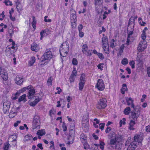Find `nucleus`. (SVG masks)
<instances>
[{
	"mask_svg": "<svg viewBox=\"0 0 150 150\" xmlns=\"http://www.w3.org/2000/svg\"><path fill=\"white\" fill-rule=\"evenodd\" d=\"M121 136H116L115 138L112 139L110 141L109 144L111 147L113 149H117L118 150H120L121 148V145L119 142H117V141H120L121 139Z\"/></svg>",
	"mask_w": 150,
	"mask_h": 150,
	"instance_id": "f257e3e1",
	"label": "nucleus"
},
{
	"mask_svg": "<svg viewBox=\"0 0 150 150\" xmlns=\"http://www.w3.org/2000/svg\"><path fill=\"white\" fill-rule=\"evenodd\" d=\"M69 50V46L68 42H65L63 43L59 49V52L61 56L66 57Z\"/></svg>",
	"mask_w": 150,
	"mask_h": 150,
	"instance_id": "f03ea898",
	"label": "nucleus"
},
{
	"mask_svg": "<svg viewBox=\"0 0 150 150\" xmlns=\"http://www.w3.org/2000/svg\"><path fill=\"white\" fill-rule=\"evenodd\" d=\"M107 105V101L105 98H102L100 100L97 105V108L99 109L105 108Z\"/></svg>",
	"mask_w": 150,
	"mask_h": 150,
	"instance_id": "7ed1b4c3",
	"label": "nucleus"
},
{
	"mask_svg": "<svg viewBox=\"0 0 150 150\" xmlns=\"http://www.w3.org/2000/svg\"><path fill=\"white\" fill-rule=\"evenodd\" d=\"M33 128L35 129L40 125V120L39 116L35 115L34 117L33 122Z\"/></svg>",
	"mask_w": 150,
	"mask_h": 150,
	"instance_id": "20e7f679",
	"label": "nucleus"
},
{
	"mask_svg": "<svg viewBox=\"0 0 150 150\" xmlns=\"http://www.w3.org/2000/svg\"><path fill=\"white\" fill-rule=\"evenodd\" d=\"M134 110L131 112V116L133 119L134 120H136L139 116L140 112V109L135 108L134 107Z\"/></svg>",
	"mask_w": 150,
	"mask_h": 150,
	"instance_id": "39448f33",
	"label": "nucleus"
},
{
	"mask_svg": "<svg viewBox=\"0 0 150 150\" xmlns=\"http://www.w3.org/2000/svg\"><path fill=\"white\" fill-rule=\"evenodd\" d=\"M11 103L8 100H4L3 101V110L4 113L9 112Z\"/></svg>",
	"mask_w": 150,
	"mask_h": 150,
	"instance_id": "423d86ee",
	"label": "nucleus"
},
{
	"mask_svg": "<svg viewBox=\"0 0 150 150\" xmlns=\"http://www.w3.org/2000/svg\"><path fill=\"white\" fill-rule=\"evenodd\" d=\"M147 46L146 42L145 40L141 41L139 44L137 50L139 52H142L144 50Z\"/></svg>",
	"mask_w": 150,
	"mask_h": 150,
	"instance_id": "0eeeda50",
	"label": "nucleus"
},
{
	"mask_svg": "<svg viewBox=\"0 0 150 150\" xmlns=\"http://www.w3.org/2000/svg\"><path fill=\"white\" fill-rule=\"evenodd\" d=\"M52 56L51 51L49 50H47L42 57V59H43L42 62L43 60H50L52 58Z\"/></svg>",
	"mask_w": 150,
	"mask_h": 150,
	"instance_id": "6e6552de",
	"label": "nucleus"
},
{
	"mask_svg": "<svg viewBox=\"0 0 150 150\" xmlns=\"http://www.w3.org/2000/svg\"><path fill=\"white\" fill-rule=\"evenodd\" d=\"M96 88H97L100 91H103L105 88V85L103 80L102 79H99L98 80Z\"/></svg>",
	"mask_w": 150,
	"mask_h": 150,
	"instance_id": "1a4fd4ad",
	"label": "nucleus"
},
{
	"mask_svg": "<svg viewBox=\"0 0 150 150\" xmlns=\"http://www.w3.org/2000/svg\"><path fill=\"white\" fill-rule=\"evenodd\" d=\"M82 52L87 56H90L91 55L92 50H90L88 49V47L86 44L83 45L82 47Z\"/></svg>",
	"mask_w": 150,
	"mask_h": 150,
	"instance_id": "9d476101",
	"label": "nucleus"
},
{
	"mask_svg": "<svg viewBox=\"0 0 150 150\" xmlns=\"http://www.w3.org/2000/svg\"><path fill=\"white\" fill-rule=\"evenodd\" d=\"M102 41L103 44V48L104 51H106V48L107 45H108V38L106 36L102 38Z\"/></svg>",
	"mask_w": 150,
	"mask_h": 150,
	"instance_id": "9b49d317",
	"label": "nucleus"
},
{
	"mask_svg": "<svg viewBox=\"0 0 150 150\" xmlns=\"http://www.w3.org/2000/svg\"><path fill=\"white\" fill-rule=\"evenodd\" d=\"M33 88V87L32 86V87H31L29 89H28V90L29 91L28 95V99H30L32 98L35 93V90Z\"/></svg>",
	"mask_w": 150,
	"mask_h": 150,
	"instance_id": "f8f14e48",
	"label": "nucleus"
},
{
	"mask_svg": "<svg viewBox=\"0 0 150 150\" xmlns=\"http://www.w3.org/2000/svg\"><path fill=\"white\" fill-rule=\"evenodd\" d=\"M137 144L135 141L132 142L128 146L127 150H134L137 147Z\"/></svg>",
	"mask_w": 150,
	"mask_h": 150,
	"instance_id": "ddd939ff",
	"label": "nucleus"
},
{
	"mask_svg": "<svg viewBox=\"0 0 150 150\" xmlns=\"http://www.w3.org/2000/svg\"><path fill=\"white\" fill-rule=\"evenodd\" d=\"M143 139L142 135H141V134H136L134 137V141L136 142L141 143Z\"/></svg>",
	"mask_w": 150,
	"mask_h": 150,
	"instance_id": "4468645a",
	"label": "nucleus"
},
{
	"mask_svg": "<svg viewBox=\"0 0 150 150\" xmlns=\"http://www.w3.org/2000/svg\"><path fill=\"white\" fill-rule=\"evenodd\" d=\"M23 78L20 77L19 76H17L15 79V83L17 84L21 85L22 83L23 82Z\"/></svg>",
	"mask_w": 150,
	"mask_h": 150,
	"instance_id": "2eb2a0df",
	"label": "nucleus"
},
{
	"mask_svg": "<svg viewBox=\"0 0 150 150\" xmlns=\"http://www.w3.org/2000/svg\"><path fill=\"white\" fill-rule=\"evenodd\" d=\"M70 19L71 23H76L77 21L76 16V13H72L71 14Z\"/></svg>",
	"mask_w": 150,
	"mask_h": 150,
	"instance_id": "dca6fc26",
	"label": "nucleus"
},
{
	"mask_svg": "<svg viewBox=\"0 0 150 150\" xmlns=\"http://www.w3.org/2000/svg\"><path fill=\"white\" fill-rule=\"evenodd\" d=\"M31 87H32V86L30 85L27 87H24L21 89L16 93V95H17L18 94H19L20 93H23L26 90H28V89H29Z\"/></svg>",
	"mask_w": 150,
	"mask_h": 150,
	"instance_id": "f3484780",
	"label": "nucleus"
},
{
	"mask_svg": "<svg viewBox=\"0 0 150 150\" xmlns=\"http://www.w3.org/2000/svg\"><path fill=\"white\" fill-rule=\"evenodd\" d=\"M31 49L33 51L37 52L39 50V48L38 45L37 44L33 43L32 45Z\"/></svg>",
	"mask_w": 150,
	"mask_h": 150,
	"instance_id": "a211bd4d",
	"label": "nucleus"
},
{
	"mask_svg": "<svg viewBox=\"0 0 150 150\" xmlns=\"http://www.w3.org/2000/svg\"><path fill=\"white\" fill-rule=\"evenodd\" d=\"M126 101L127 102V105H131V107L134 108V105L133 102V101L132 100L131 98H127Z\"/></svg>",
	"mask_w": 150,
	"mask_h": 150,
	"instance_id": "6ab92c4d",
	"label": "nucleus"
},
{
	"mask_svg": "<svg viewBox=\"0 0 150 150\" xmlns=\"http://www.w3.org/2000/svg\"><path fill=\"white\" fill-rule=\"evenodd\" d=\"M80 138L82 143H85L86 142H87L86 136L83 133L81 134Z\"/></svg>",
	"mask_w": 150,
	"mask_h": 150,
	"instance_id": "aec40b11",
	"label": "nucleus"
},
{
	"mask_svg": "<svg viewBox=\"0 0 150 150\" xmlns=\"http://www.w3.org/2000/svg\"><path fill=\"white\" fill-rule=\"evenodd\" d=\"M0 74L4 80H7L8 78V74L6 72H4L1 70L0 71Z\"/></svg>",
	"mask_w": 150,
	"mask_h": 150,
	"instance_id": "412c9836",
	"label": "nucleus"
},
{
	"mask_svg": "<svg viewBox=\"0 0 150 150\" xmlns=\"http://www.w3.org/2000/svg\"><path fill=\"white\" fill-rule=\"evenodd\" d=\"M75 134V130L74 126H73L71 127L69 130V135L71 137L72 136H74Z\"/></svg>",
	"mask_w": 150,
	"mask_h": 150,
	"instance_id": "4be33fe9",
	"label": "nucleus"
},
{
	"mask_svg": "<svg viewBox=\"0 0 150 150\" xmlns=\"http://www.w3.org/2000/svg\"><path fill=\"white\" fill-rule=\"evenodd\" d=\"M16 6L18 11L20 13L22 9V7L21 4L19 2H16Z\"/></svg>",
	"mask_w": 150,
	"mask_h": 150,
	"instance_id": "5701e85b",
	"label": "nucleus"
},
{
	"mask_svg": "<svg viewBox=\"0 0 150 150\" xmlns=\"http://www.w3.org/2000/svg\"><path fill=\"white\" fill-rule=\"evenodd\" d=\"M26 94H23L18 99V102H20L22 101H23V102L26 101Z\"/></svg>",
	"mask_w": 150,
	"mask_h": 150,
	"instance_id": "b1692460",
	"label": "nucleus"
},
{
	"mask_svg": "<svg viewBox=\"0 0 150 150\" xmlns=\"http://www.w3.org/2000/svg\"><path fill=\"white\" fill-rule=\"evenodd\" d=\"M135 124V123L134 121L132 120H131L129 123V129L130 130H134V128L133 126Z\"/></svg>",
	"mask_w": 150,
	"mask_h": 150,
	"instance_id": "393cba45",
	"label": "nucleus"
},
{
	"mask_svg": "<svg viewBox=\"0 0 150 150\" xmlns=\"http://www.w3.org/2000/svg\"><path fill=\"white\" fill-rule=\"evenodd\" d=\"M6 55L7 56H9L12 54V52L10 47H7L6 50Z\"/></svg>",
	"mask_w": 150,
	"mask_h": 150,
	"instance_id": "a878e982",
	"label": "nucleus"
},
{
	"mask_svg": "<svg viewBox=\"0 0 150 150\" xmlns=\"http://www.w3.org/2000/svg\"><path fill=\"white\" fill-rule=\"evenodd\" d=\"M37 134L38 135L41 136L44 135L45 134V130L44 129L38 130L37 132Z\"/></svg>",
	"mask_w": 150,
	"mask_h": 150,
	"instance_id": "bb28decb",
	"label": "nucleus"
},
{
	"mask_svg": "<svg viewBox=\"0 0 150 150\" xmlns=\"http://www.w3.org/2000/svg\"><path fill=\"white\" fill-rule=\"evenodd\" d=\"M131 111L130 108L129 107H126L124 110V113L126 115L129 114Z\"/></svg>",
	"mask_w": 150,
	"mask_h": 150,
	"instance_id": "cd10ccee",
	"label": "nucleus"
},
{
	"mask_svg": "<svg viewBox=\"0 0 150 150\" xmlns=\"http://www.w3.org/2000/svg\"><path fill=\"white\" fill-rule=\"evenodd\" d=\"M134 18L132 16L129 19V22L128 23L129 25L131 24L132 25V27H133V25H134Z\"/></svg>",
	"mask_w": 150,
	"mask_h": 150,
	"instance_id": "c85d7f7f",
	"label": "nucleus"
},
{
	"mask_svg": "<svg viewBox=\"0 0 150 150\" xmlns=\"http://www.w3.org/2000/svg\"><path fill=\"white\" fill-rule=\"evenodd\" d=\"M35 59L34 57H32L31 58L29 62L28 65L30 66L33 65V64L35 62Z\"/></svg>",
	"mask_w": 150,
	"mask_h": 150,
	"instance_id": "c756f323",
	"label": "nucleus"
},
{
	"mask_svg": "<svg viewBox=\"0 0 150 150\" xmlns=\"http://www.w3.org/2000/svg\"><path fill=\"white\" fill-rule=\"evenodd\" d=\"M48 29H45L44 30H42L40 33V35H41V38H40V39L42 40V38L43 37L44 35H43V34H44L45 33H46L47 34L48 33H47V32H48Z\"/></svg>",
	"mask_w": 150,
	"mask_h": 150,
	"instance_id": "7c9ffc66",
	"label": "nucleus"
},
{
	"mask_svg": "<svg viewBox=\"0 0 150 150\" xmlns=\"http://www.w3.org/2000/svg\"><path fill=\"white\" fill-rule=\"evenodd\" d=\"M84 83L85 82H83V81L82 82V81H80L79 84V89L80 90H82L83 89L84 86Z\"/></svg>",
	"mask_w": 150,
	"mask_h": 150,
	"instance_id": "2f4dec72",
	"label": "nucleus"
},
{
	"mask_svg": "<svg viewBox=\"0 0 150 150\" xmlns=\"http://www.w3.org/2000/svg\"><path fill=\"white\" fill-rule=\"evenodd\" d=\"M134 29L132 28L130 29L129 28H127L128 35H132L133 33V31Z\"/></svg>",
	"mask_w": 150,
	"mask_h": 150,
	"instance_id": "473e14b6",
	"label": "nucleus"
},
{
	"mask_svg": "<svg viewBox=\"0 0 150 150\" xmlns=\"http://www.w3.org/2000/svg\"><path fill=\"white\" fill-rule=\"evenodd\" d=\"M17 113V112L16 110H15L14 108H12L11 110V111L9 113V116H11V117H12L11 116V114H15Z\"/></svg>",
	"mask_w": 150,
	"mask_h": 150,
	"instance_id": "72a5a7b5",
	"label": "nucleus"
},
{
	"mask_svg": "<svg viewBox=\"0 0 150 150\" xmlns=\"http://www.w3.org/2000/svg\"><path fill=\"white\" fill-rule=\"evenodd\" d=\"M128 62L127 59L126 58H124L122 61V64L125 65L128 63Z\"/></svg>",
	"mask_w": 150,
	"mask_h": 150,
	"instance_id": "f704fd0d",
	"label": "nucleus"
},
{
	"mask_svg": "<svg viewBox=\"0 0 150 150\" xmlns=\"http://www.w3.org/2000/svg\"><path fill=\"white\" fill-rule=\"evenodd\" d=\"M126 119L125 118H123L122 120H121L120 122V126L121 127L122 125H125V124Z\"/></svg>",
	"mask_w": 150,
	"mask_h": 150,
	"instance_id": "c9c22d12",
	"label": "nucleus"
},
{
	"mask_svg": "<svg viewBox=\"0 0 150 150\" xmlns=\"http://www.w3.org/2000/svg\"><path fill=\"white\" fill-rule=\"evenodd\" d=\"M52 77H50L48 79L47 81V83L48 86H51L52 83Z\"/></svg>",
	"mask_w": 150,
	"mask_h": 150,
	"instance_id": "e433bc0d",
	"label": "nucleus"
},
{
	"mask_svg": "<svg viewBox=\"0 0 150 150\" xmlns=\"http://www.w3.org/2000/svg\"><path fill=\"white\" fill-rule=\"evenodd\" d=\"M114 42L115 40L114 39H112L110 42V47H111L112 48H113L115 46V45L114 43Z\"/></svg>",
	"mask_w": 150,
	"mask_h": 150,
	"instance_id": "4c0bfd02",
	"label": "nucleus"
},
{
	"mask_svg": "<svg viewBox=\"0 0 150 150\" xmlns=\"http://www.w3.org/2000/svg\"><path fill=\"white\" fill-rule=\"evenodd\" d=\"M125 46L124 45H122L120 47V51L119 52V54L121 55V54L123 52V49H124Z\"/></svg>",
	"mask_w": 150,
	"mask_h": 150,
	"instance_id": "58836bf2",
	"label": "nucleus"
},
{
	"mask_svg": "<svg viewBox=\"0 0 150 150\" xmlns=\"http://www.w3.org/2000/svg\"><path fill=\"white\" fill-rule=\"evenodd\" d=\"M131 37H132L131 36V35H128L126 43L127 45H129V42L132 41V40H131Z\"/></svg>",
	"mask_w": 150,
	"mask_h": 150,
	"instance_id": "ea45409f",
	"label": "nucleus"
},
{
	"mask_svg": "<svg viewBox=\"0 0 150 150\" xmlns=\"http://www.w3.org/2000/svg\"><path fill=\"white\" fill-rule=\"evenodd\" d=\"M83 144L84 148L85 149H88L90 148L89 145L88 144L87 142L85 143H82Z\"/></svg>",
	"mask_w": 150,
	"mask_h": 150,
	"instance_id": "a19ab883",
	"label": "nucleus"
},
{
	"mask_svg": "<svg viewBox=\"0 0 150 150\" xmlns=\"http://www.w3.org/2000/svg\"><path fill=\"white\" fill-rule=\"evenodd\" d=\"M4 3L6 4V6H12V3L9 0L7 1L6 0H5V1L4 2Z\"/></svg>",
	"mask_w": 150,
	"mask_h": 150,
	"instance_id": "79ce46f5",
	"label": "nucleus"
},
{
	"mask_svg": "<svg viewBox=\"0 0 150 150\" xmlns=\"http://www.w3.org/2000/svg\"><path fill=\"white\" fill-rule=\"evenodd\" d=\"M105 145L104 143L102 141H100V147L102 150L104 149V146Z\"/></svg>",
	"mask_w": 150,
	"mask_h": 150,
	"instance_id": "37998d69",
	"label": "nucleus"
},
{
	"mask_svg": "<svg viewBox=\"0 0 150 150\" xmlns=\"http://www.w3.org/2000/svg\"><path fill=\"white\" fill-rule=\"evenodd\" d=\"M141 36L143 40H145L146 38V32H142Z\"/></svg>",
	"mask_w": 150,
	"mask_h": 150,
	"instance_id": "c03bdc74",
	"label": "nucleus"
},
{
	"mask_svg": "<svg viewBox=\"0 0 150 150\" xmlns=\"http://www.w3.org/2000/svg\"><path fill=\"white\" fill-rule=\"evenodd\" d=\"M77 73V72L76 71L75 69L74 68V69L73 71H72L71 74V75L76 77V76Z\"/></svg>",
	"mask_w": 150,
	"mask_h": 150,
	"instance_id": "a18cd8bd",
	"label": "nucleus"
},
{
	"mask_svg": "<svg viewBox=\"0 0 150 150\" xmlns=\"http://www.w3.org/2000/svg\"><path fill=\"white\" fill-rule=\"evenodd\" d=\"M72 64L74 65H76L78 63L77 60L75 58H73L72 60Z\"/></svg>",
	"mask_w": 150,
	"mask_h": 150,
	"instance_id": "49530a36",
	"label": "nucleus"
},
{
	"mask_svg": "<svg viewBox=\"0 0 150 150\" xmlns=\"http://www.w3.org/2000/svg\"><path fill=\"white\" fill-rule=\"evenodd\" d=\"M129 65L131 66L132 69H134L135 67V62L134 61H132L129 62Z\"/></svg>",
	"mask_w": 150,
	"mask_h": 150,
	"instance_id": "de8ad7c7",
	"label": "nucleus"
},
{
	"mask_svg": "<svg viewBox=\"0 0 150 150\" xmlns=\"http://www.w3.org/2000/svg\"><path fill=\"white\" fill-rule=\"evenodd\" d=\"M33 21L31 23L32 25H35L36 24V20L35 16L33 17Z\"/></svg>",
	"mask_w": 150,
	"mask_h": 150,
	"instance_id": "09e8293b",
	"label": "nucleus"
},
{
	"mask_svg": "<svg viewBox=\"0 0 150 150\" xmlns=\"http://www.w3.org/2000/svg\"><path fill=\"white\" fill-rule=\"evenodd\" d=\"M62 128L63 129V131L64 132H65L67 130V127L65 123L63 122L62 126Z\"/></svg>",
	"mask_w": 150,
	"mask_h": 150,
	"instance_id": "8fccbe9b",
	"label": "nucleus"
},
{
	"mask_svg": "<svg viewBox=\"0 0 150 150\" xmlns=\"http://www.w3.org/2000/svg\"><path fill=\"white\" fill-rule=\"evenodd\" d=\"M105 125V123H101L99 124V128L101 130H103V129Z\"/></svg>",
	"mask_w": 150,
	"mask_h": 150,
	"instance_id": "3c124183",
	"label": "nucleus"
},
{
	"mask_svg": "<svg viewBox=\"0 0 150 150\" xmlns=\"http://www.w3.org/2000/svg\"><path fill=\"white\" fill-rule=\"evenodd\" d=\"M75 76H71V75L70 78L69 80L71 82H74V79L75 78Z\"/></svg>",
	"mask_w": 150,
	"mask_h": 150,
	"instance_id": "603ef678",
	"label": "nucleus"
},
{
	"mask_svg": "<svg viewBox=\"0 0 150 150\" xmlns=\"http://www.w3.org/2000/svg\"><path fill=\"white\" fill-rule=\"evenodd\" d=\"M103 63L99 64L97 66L98 68L100 69L101 70H103Z\"/></svg>",
	"mask_w": 150,
	"mask_h": 150,
	"instance_id": "864d4df0",
	"label": "nucleus"
},
{
	"mask_svg": "<svg viewBox=\"0 0 150 150\" xmlns=\"http://www.w3.org/2000/svg\"><path fill=\"white\" fill-rule=\"evenodd\" d=\"M97 55L98 56V57L100 59H104V57L103 54L101 53H98L97 54Z\"/></svg>",
	"mask_w": 150,
	"mask_h": 150,
	"instance_id": "5fc2aeb1",
	"label": "nucleus"
},
{
	"mask_svg": "<svg viewBox=\"0 0 150 150\" xmlns=\"http://www.w3.org/2000/svg\"><path fill=\"white\" fill-rule=\"evenodd\" d=\"M48 17L47 16H45L44 17V21L45 22H50L51 21V20L50 19H47V18Z\"/></svg>",
	"mask_w": 150,
	"mask_h": 150,
	"instance_id": "6e6d98bb",
	"label": "nucleus"
},
{
	"mask_svg": "<svg viewBox=\"0 0 150 150\" xmlns=\"http://www.w3.org/2000/svg\"><path fill=\"white\" fill-rule=\"evenodd\" d=\"M37 103L35 102V101H33V102H31L30 103V105L32 106H35Z\"/></svg>",
	"mask_w": 150,
	"mask_h": 150,
	"instance_id": "4d7b16f0",
	"label": "nucleus"
},
{
	"mask_svg": "<svg viewBox=\"0 0 150 150\" xmlns=\"http://www.w3.org/2000/svg\"><path fill=\"white\" fill-rule=\"evenodd\" d=\"M127 88H122L121 89V93L122 94H124L125 93V92L127 90Z\"/></svg>",
	"mask_w": 150,
	"mask_h": 150,
	"instance_id": "13d9d810",
	"label": "nucleus"
},
{
	"mask_svg": "<svg viewBox=\"0 0 150 150\" xmlns=\"http://www.w3.org/2000/svg\"><path fill=\"white\" fill-rule=\"evenodd\" d=\"M111 130V128L110 127H108L105 129V132L106 133H109L110 131Z\"/></svg>",
	"mask_w": 150,
	"mask_h": 150,
	"instance_id": "bf43d9fd",
	"label": "nucleus"
},
{
	"mask_svg": "<svg viewBox=\"0 0 150 150\" xmlns=\"http://www.w3.org/2000/svg\"><path fill=\"white\" fill-rule=\"evenodd\" d=\"M83 28V26L81 24L79 25L78 26V29L79 31H81L82 29Z\"/></svg>",
	"mask_w": 150,
	"mask_h": 150,
	"instance_id": "052dcab7",
	"label": "nucleus"
},
{
	"mask_svg": "<svg viewBox=\"0 0 150 150\" xmlns=\"http://www.w3.org/2000/svg\"><path fill=\"white\" fill-rule=\"evenodd\" d=\"M85 77L84 76L81 75V77L80 78V81H83V82H85Z\"/></svg>",
	"mask_w": 150,
	"mask_h": 150,
	"instance_id": "680f3d73",
	"label": "nucleus"
},
{
	"mask_svg": "<svg viewBox=\"0 0 150 150\" xmlns=\"http://www.w3.org/2000/svg\"><path fill=\"white\" fill-rule=\"evenodd\" d=\"M146 131L147 132H150V126L148 125L146 127Z\"/></svg>",
	"mask_w": 150,
	"mask_h": 150,
	"instance_id": "e2e57ef3",
	"label": "nucleus"
},
{
	"mask_svg": "<svg viewBox=\"0 0 150 150\" xmlns=\"http://www.w3.org/2000/svg\"><path fill=\"white\" fill-rule=\"evenodd\" d=\"M79 35L80 37L82 38L83 37L84 35V33L83 32H82L81 31H79Z\"/></svg>",
	"mask_w": 150,
	"mask_h": 150,
	"instance_id": "0e129e2a",
	"label": "nucleus"
},
{
	"mask_svg": "<svg viewBox=\"0 0 150 150\" xmlns=\"http://www.w3.org/2000/svg\"><path fill=\"white\" fill-rule=\"evenodd\" d=\"M9 147V144H6L4 147V150H8Z\"/></svg>",
	"mask_w": 150,
	"mask_h": 150,
	"instance_id": "69168bd1",
	"label": "nucleus"
},
{
	"mask_svg": "<svg viewBox=\"0 0 150 150\" xmlns=\"http://www.w3.org/2000/svg\"><path fill=\"white\" fill-rule=\"evenodd\" d=\"M56 89L57 90H58L57 93L59 94H60L62 91V89L60 88L59 87H57L56 88Z\"/></svg>",
	"mask_w": 150,
	"mask_h": 150,
	"instance_id": "338daca9",
	"label": "nucleus"
},
{
	"mask_svg": "<svg viewBox=\"0 0 150 150\" xmlns=\"http://www.w3.org/2000/svg\"><path fill=\"white\" fill-rule=\"evenodd\" d=\"M147 74L150 77V67L147 68Z\"/></svg>",
	"mask_w": 150,
	"mask_h": 150,
	"instance_id": "774afa93",
	"label": "nucleus"
}]
</instances>
